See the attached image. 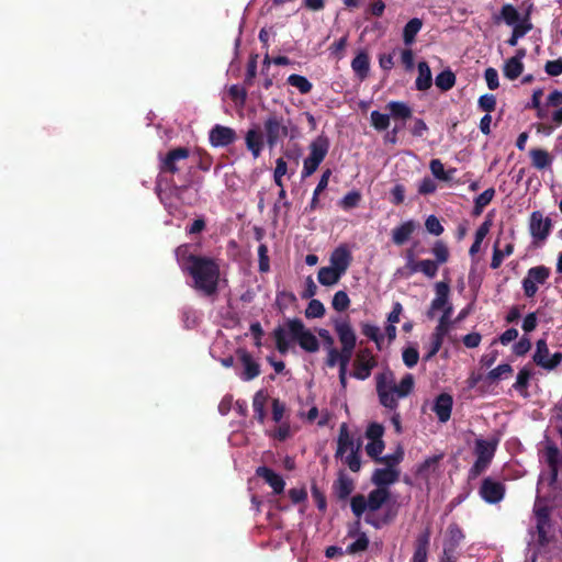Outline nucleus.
<instances>
[{
    "mask_svg": "<svg viewBox=\"0 0 562 562\" xmlns=\"http://www.w3.org/2000/svg\"><path fill=\"white\" fill-rule=\"evenodd\" d=\"M391 492L389 488H374L366 497L363 494H356L350 499V508L356 518L364 515V522L374 529H382L394 522L398 510L395 506L384 507L381 514H376L389 501Z\"/></svg>",
    "mask_w": 562,
    "mask_h": 562,
    "instance_id": "f257e3e1",
    "label": "nucleus"
},
{
    "mask_svg": "<svg viewBox=\"0 0 562 562\" xmlns=\"http://www.w3.org/2000/svg\"><path fill=\"white\" fill-rule=\"evenodd\" d=\"M276 348L281 355H285L290 349L288 337L296 341L306 352H316L319 349V342L316 336L305 327L300 318H288L283 325H278L271 333Z\"/></svg>",
    "mask_w": 562,
    "mask_h": 562,
    "instance_id": "f03ea898",
    "label": "nucleus"
},
{
    "mask_svg": "<svg viewBox=\"0 0 562 562\" xmlns=\"http://www.w3.org/2000/svg\"><path fill=\"white\" fill-rule=\"evenodd\" d=\"M188 276L192 279L191 288L201 296L217 297L221 283V267L215 258L203 256L195 265L187 267Z\"/></svg>",
    "mask_w": 562,
    "mask_h": 562,
    "instance_id": "7ed1b4c3",
    "label": "nucleus"
},
{
    "mask_svg": "<svg viewBox=\"0 0 562 562\" xmlns=\"http://www.w3.org/2000/svg\"><path fill=\"white\" fill-rule=\"evenodd\" d=\"M334 329L338 336L341 349L338 350L335 347V349L329 350L325 363L328 368L338 366L339 369H347L357 345V336L348 318L335 319Z\"/></svg>",
    "mask_w": 562,
    "mask_h": 562,
    "instance_id": "20e7f679",
    "label": "nucleus"
},
{
    "mask_svg": "<svg viewBox=\"0 0 562 562\" xmlns=\"http://www.w3.org/2000/svg\"><path fill=\"white\" fill-rule=\"evenodd\" d=\"M329 139L325 134L318 135L308 145L310 154L303 161L302 179L311 177L323 162L329 150Z\"/></svg>",
    "mask_w": 562,
    "mask_h": 562,
    "instance_id": "39448f33",
    "label": "nucleus"
},
{
    "mask_svg": "<svg viewBox=\"0 0 562 562\" xmlns=\"http://www.w3.org/2000/svg\"><path fill=\"white\" fill-rule=\"evenodd\" d=\"M291 121L282 115L271 113L263 122L266 143L270 149L274 148L280 142L290 135L295 127L290 128Z\"/></svg>",
    "mask_w": 562,
    "mask_h": 562,
    "instance_id": "423d86ee",
    "label": "nucleus"
},
{
    "mask_svg": "<svg viewBox=\"0 0 562 562\" xmlns=\"http://www.w3.org/2000/svg\"><path fill=\"white\" fill-rule=\"evenodd\" d=\"M376 393L380 404L385 408L395 411L398 406L397 394L394 389V375L391 371L379 373L375 376Z\"/></svg>",
    "mask_w": 562,
    "mask_h": 562,
    "instance_id": "0eeeda50",
    "label": "nucleus"
},
{
    "mask_svg": "<svg viewBox=\"0 0 562 562\" xmlns=\"http://www.w3.org/2000/svg\"><path fill=\"white\" fill-rule=\"evenodd\" d=\"M376 366L378 361L371 349H359L353 360V371L351 375L358 380H367Z\"/></svg>",
    "mask_w": 562,
    "mask_h": 562,
    "instance_id": "6e6552de",
    "label": "nucleus"
},
{
    "mask_svg": "<svg viewBox=\"0 0 562 562\" xmlns=\"http://www.w3.org/2000/svg\"><path fill=\"white\" fill-rule=\"evenodd\" d=\"M549 277L550 269L546 266L530 268L521 282L525 296L533 297L538 291V284H544Z\"/></svg>",
    "mask_w": 562,
    "mask_h": 562,
    "instance_id": "1a4fd4ad",
    "label": "nucleus"
},
{
    "mask_svg": "<svg viewBox=\"0 0 562 562\" xmlns=\"http://www.w3.org/2000/svg\"><path fill=\"white\" fill-rule=\"evenodd\" d=\"M549 277L550 269L546 266L530 268L521 282L525 296L533 297L538 291V284H544Z\"/></svg>",
    "mask_w": 562,
    "mask_h": 562,
    "instance_id": "9d476101",
    "label": "nucleus"
},
{
    "mask_svg": "<svg viewBox=\"0 0 562 562\" xmlns=\"http://www.w3.org/2000/svg\"><path fill=\"white\" fill-rule=\"evenodd\" d=\"M549 277L550 269L546 266L530 268L521 282L525 296L533 297L538 291V284H544Z\"/></svg>",
    "mask_w": 562,
    "mask_h": 562,
    "instance_id": "9b49d317",
    "label": "nucleus"
},
{
    "mask_svg": "<svg viewBox=\"0 0 562 562\" xmlns=\"http://www.w3.org/2000/svg\"><path fill=\"white\" fill-rule=\"evenodd\" d=\"M190 157V149L187 147H177L169 150L165 157L160 158V173L175 175L180 171V162Z\"/></svg>",
    "mask_w": 562,
    "mask_h": 562,
    "instance_id": "f8f14e48",
    "label": "nucleus"
},
{
    "mask_svg": "<svg viewBox=\"0 0 562 562\" xmlns=\"http://www.w3.org/2000/svg\"><path fill=\"white\" fill-rule=\"evenodd\" d=\"M505 492V484L491 476L484 477L479 488V495L487 504H497L503 501Z\"/></svg>",
    "mask_w": 562,
    "mask_h": 562,
    "instance_id": "ddd939ff",
    "label": "nucleus"
},
{
    "mask_svg": "<svg viewBox=\"0 0 562 562\" xmlns=\"http://www.w3.org/2000/svg\"><path fill=\"white\" fill-rule=\"evenodd\" d=\"M552 227L549 217H543L540 211H535L530 215L529 232L536 241H543L548 238Z\"/></svg>",
    "mask_w": 562,
    "mask_h": 562,
    "instance_id": "4468645a",
    "label": "nucleus"
},
{
    "mask_svg": "<svg viewBox=\"0 0 562 562\" xmlns=\"http://www.w3.org/2000/svg\"><path fill=\"white\" fill-rule=\"evenodd\" d=\"M464 538L465 535L461 527L456 522L450 524L446 531L441 554L456 557L457 550Z\"/></svg>",
    "mask_w": 562,
    "mask_h": 562,
    "instance_id": "2eb2a0df",
    "label": "nucleus"
},
{
    "mask_svg": "<svg viewBox=\"0 0 562 562\" xmlns=\"http://www.w3.org/2000/svg\"><path fill=\"white\" fill-rule=\"evenodd\" d=\"M436 296L431 301L429 308L426 312L428 319H434L439 311L448 305L450 285L448 282L440 281L435 284Z\"/></svg>",
    "mask_w": 562,
    "mask_h": 562,
    "instance_id": "dca6fc26",
    "label": "nucleus"
},
{
    "mask_svg": "<svg viewBox=\"0 0 562 562\" xmlns=\"http://www.w3.org/2000/svg\"><path fill=\"white\" fill-rule=\"evenodd\" d=\"M237 139L236 131L232 127L216 124L209 133V140L213 147H226Z\"/></svg>",
    "mask_w": 562,
    "mask_h": 562,
    "instance_id": "f3484780",
    "label": "nucleus"
},
{
    "mask_svg": "<svg viewBox=\"0 0 562 562\" xmlns=\"http://www.w3.org/2000/svg\"><path fill=\"white\" fill-rule=\"evenodd\" d=\"M400 474V469L378 468L372 473L371 483L376 488H389L398 481Z\"/></svg>",
    "mask_w": 562,
    "mask_h": 562,
    "instance_id": "a211bd4d",
    "label": "nucleus"
},
{
    "mask_svg": "<svg viewBox=\"0 0 562 562\" xmlns=\"http://www.w3.org/2000/svg\"><path fill=\"white\" fill-rule=\"evenodd\" d=\"M419 227V224L414 220L403 222L401 225L392 229V241L396 246H403L406 244L415 231Z\"/></svg>",
    "mask_w": 562,
    "mask_h": 562,
    "instance_id": "6ab92c4d",
    "label": "nucleus"
},
{
    "mask_svg": "<svg viewBox=\"0 0 562 562\" xmlns=\"http://www.w3.org/2000/svg\"><path fill=\"white\" fill-rule=\"evenodd\" d=\"M355 490V482L344 470L338 472L337 480L333 483V493L339 501H346Z\"/></svg>",
    "mask_w": 562,
    "mask_h": 562,
    "instance_id": "aec40b11",
    "label": "nucleus"
},
{
    "mask_svg": "<svg viewBox=\"0 0 562 562\" xmlns=\"http://www.w3.org/2000/svg\"><path fill=\"white\" fill-rule=\"evenodd\" d=\"M453 398L448 393H441L436 397L432 411L440 423H447L451 417Z\"/></svg>",
    "mask_w": 562,
    "mask_h": 562,
    "instance_id": "412c9836",
    "label": "nucleus"
},
{
    "mask_svg": "<svg viewBox=\"0 0 562 562\" xmlns=\"http://www.w3.org/2000/svg\"><path fill=\"white\" fill-rule=\"evenodd\" d=\"M358 443L355 442L352 436L349 432L346 423H342L339 427V435L337 439V449L335 452L336 459H342L348 450H355Z\"/></svg>",
    "mask_w": 562,
    "mask_h": 562,
    "instance_id": "4be33fe9",
    "label": "nucleus"
},
{
    "mask_svg": "<svg viewBox=\"0 0 562 562\" xmlns=\"http://www.w3.org/2000/svg\"><path fill=\"white\" fill-rule=\"evenodd\" d=\"M257 476L263 479L267 484L271 486L274 494H281L284 491L285 482L283 477L276 473L272 469L268 467H259L256 470Z\"/></svg>",
    "mask_w": 562,
    "mask_h": 562,
    "instance_id": "5701e85b",
    "label": "nucleus"
},
{
    "mask_svg": "<svg viewBox=\"0 0 562 562\" xmlns=\"http://www.w3.org/2000/svg\"><path fill=\"white\" fill-rule=\"evenodd\" d=\"M533 512L537 520L538 540L540 543H544L547 541L548 528L550 527V509L547 506H541L536 507Z\"/></svg>",
    "mask_w": 562,
    "mask_h": 562,
    "instance_id": "b1692460",
    "label": "nucleus"
},
{
    "mask_svg": "<svg viewBox=\"0 0 562 562\" xmlns=\"http://www.w3.org/2000/svg\"><path fill=\"white\" fill-rule=\"evenodd\" d=\"M497 445L498 439L496 438L492 440L475 439L474 453L476 456V459L492 462Z\"/></svg>",
    "mask_w": 562,
    "mask_h": 562,
    "instance_id": "393cba45",
    "label": "nucleus"
},
{
    "mask_svg": "<svg viewBox=\"0 0 562 562\" xmlns=\"http://www.w3.org/2000/svg\"><path fill=\"white\" fill-rule=\"evenodd\" d=\"M352 257L349 249L346 246L337 247L330 255V266L339 270L341 273H346L347 269L351 263Z\"/></svg>",
    "mask_w": 562,
    "mask_h": 562,
    "instance_id": "a878e982",
    "label": "nucleus"
},
{
    "mask_svg": "<svg viewBox=\"0 0 562 562\" xmlns=\"http://www.w3.org/2000/svg\"><path fill=\"white\" fill-rule=\"evenodd\" d=\"M190 248L189 244H182L175 249L176 260L184 273L187 272V267L195 265V261L203 257L202 255L192 254Z\"/></svg>",
    "mask_w": 562,
    "mask_h": 562,
    "instance_id": "bb28decb",
    "label": "nucleus"
},
{
    "mask_svg": "<svg viewBox=\"0 0 562 562\" xmlns=\"http://www.w3.org/2000/svg\"><path fill=\"white\" fill-rule=\"evenodd\" d=\"M245 144L252 157L257 159L265 147L262 133L257 128H250L245 135Z\"/></svg>",
    "mask_w": 562,
    "mask_h": 562,
    "instance_id": "cd10ccee",
    "label": "nucleus"
},
{
    "mask_svg": "<svg viewBox=\"0 0 562 562\" xmlns=\"http://www.w3.org/2000/svg\"><path fill=\"white\" fill-rule=\"evenodd\" d=\"M239 359L244 366V371L241 373V379L244 381H250L257 378L260 374V366L256 362L251 355L246 350L238 351Z\"/></svg>",
    "mask_w": 562,
    "mask_h": 562,
    "instance_id": "c85d7f7f",
    "label": "nucleus"
},
{
    "mask_svg": "<svg viewBox=\"0 0 562 562\" xmlns=\"http://www.w3.org/2000/svg\"><path fill=\"white\" fill-rule=\"evenodd\" d=\"M429 541H430V531H429V529H426L416 539L414 553L411 559V562H428Z\"/></svg>",
    "mask_w": 562,
    "mask_h": 562,
    "instance_id": "c756f323",
    "label": "nucleus"
},
{
    "mask_svg": "<svg viewBox=\"0 0 562 562\" xmlns=\"http://www.w3.org/2000/svg\"><path fill=\"white\" fill-rule=\"evenodd\" d=\"M520 20V13L510 3L504 4L497 14L493 15V22L495 24L505 23L508 26L517 24Z\"/></svg>",
    "mask_w": 562,
    "mask_h": 562,
    "instance_id": "7c9ffc66",
    "label": "nucleus"
},
{
    "mask_svg": "<svg viewBox=\"0 0 562 562\" xmlns=\"http://www.w3.org/2000/svg\"><path fill=\"white\" fill-rule=\"evenodd\" d=\"M351 68L356 76L362 81L370 71V58L367 52L360 50L351 60Z\"/></svg>",
    "mask_w": 562,
    "mask_h": 562,
    "instance_id": "2f4dec72",
    "label": "nucleus"
},
{
    "mask_svg": "<svg viewBox=\"0 0 562 562\" xmlns=\"http://www.w3.org/2000/svg\"><path fill=\"white\" fill-rule=\"evenodd\" d=\"M418 76L415 80V87L418 91H426L432 85L431 70L427 61H419L417 65Z\"/></svg>",
    "mask_w": 562,
    "mask_h": 562,
    "instance_id": "473e14b6",
    "label": "nucleus"
},
{
    "mask_svg": "<svg viewBox=\"0 0 562 562\" xmlns=\"http://www.w3.org/2000/svg\"><path fill=\"white\" fill-rule=\"evenodd\" d=\"M385 108L390 111V117L394 120L406 121L412 117V109L405 102L390 101Z\"/></svg>",
    "mask_w": 562,
    "mask_h": 562,
    "instance_id": "72a5a7b5",
    "label": "nucleus"
},
{
    "mask_svg": "<svg viewBox=\"0 0 562 562\" xmlns=\"http://www.w3.org/2000/svg\"><path fill=\"white\" fill-rule=\"evenodd\" d=\"M344 276L339 270L334 267H322L317 273V280L322 285L330 286L339 282Z\"/></svg>",
    "mask_w": 562,
    "mask_h": 562,
    "instance_id": "f704fd0d",
    "label": "nucleus"
},
{
    "mask_svg": "<svg viewBox=\"0 0 562 562\" xmlns=\"http://www.w3.org/2000/svg\"><path fill=\"white\" fill-rule=\"evenodd\" d=\"M532 166L538 170H543L551 166L552 158L550 154L541 148H532L529 151Z\"/></svg>",
    "mask_w": 562,
    "mask_h": 562,
    "instance_id": "c9c22d12",
    "label": "nucleus"
},
{
    "mask_svg": "<svg viewBox=\"0 0 562 562\" xmlns=\"http://www.w3.org/2000/svg\"><path fill=\"white\" fill-rule=\"evenodd\" d=\"M330 176H331L330 169H326L323 172V175L313 192V196L310 202V205L306 207L307 212H313L318 207V202H319L318 196L327 188Z\"/></svg>",
    "mask_w": 562,
    "mask_h": 562,
    "instance_id": "e433bc0d",
    "label": "nucleus"
},
{
    "mask_svg": "<svg viewBox=\"0 0 562 562\" xmlns=\"http://www.w3.org/2000/svg\"><path fill=\"white\" fill-rule=\"evenodd\" d=\"M456 80V74L450 68H447L436 76L435 85L438 89L446 92L454 87Z\"/></svg>",
    "mask_w": 562,
    "mask_h": 562,
    "instance_id": "4c0bfd02",
    "label": "nucleus"
},
{
    "mask_svg": "<svg viewBox=\"0 0 562 562\" xmlns=\"http://www.w3.org/2000/svg\"><path fill=\"white\" fill-rule=\"evenodd\" d=\"M422 26L423 22L418 18H413L405 24L403 30V41L406 45H411L415 42V37Z\"/></svg>",
    "mask_w": 562,
    "mask_h": 562,
    "instance_id": "58836bf2",
    "label": "nucleus"
},
{
    "mask_svg": "<svg viewBox=\"0 0 562 562\" xmlns=\"http://www.w3.org/2000/svg\"><path fill=\"white\" fill-rule=\"evenodd\" d=\"M533 361L537 366L546 369L548 359L550 358V351L544 339H539L536 344V352L533 355Z\"/></svg>",
    "mask_w": 562,
    "mask_h": 562,
    "instance_id": "ea45409f",
    "label": "nucleus"
},
{
    "mask_svg": "<svg viewBox=\"0 0 562 562\" xmlns=\"http://www.w3.org/2000/svg\"><path fill=\"white\" fill-rule=\"evenodd\" d=\"M504 76L509 80L517 79L524 71V64L516 58H509L504 65Z\"/></svg>",
    "mask_w": 562,
    "mask_h": 562,
    "instance_id": "a19ab883",
    "label": "nucleus"
},
{
    "mask_svg": "<svg viewBox=\"0 0 562 562\" xmlns=\"http://www.w3.org/2000/svg\"><path fill=\"white\" fill-rule=\"evenodd\" d=\"M495 195V190L493 188H488L479 194L474 200L473 214L480 215L484 207L487 206Z\"/></svg>",
    "mask_w": 562,
    "mask_h": 562,
    "instance_id": "79ce46f5",
    "label": "nucleus"
},
{
    "mask_svg": "<svg viewBox=\"0 0 562 562\" xmlns=\"http://www.w3.org/2000/svg\"><path fill=\"white\" fill-rule=\"evenodd\" d=\"M404 459V450L402 447H398L394 453L382 456L378 459L376 463L384 464L385 468L398 469V464Z\"/></svg>",
    "mask_w": 562,
    "mask_h": 562,
    "instance_id": "37998d69",
    "label": "nucleus"
},
{
    "mask_svg": "<svg viewBox=\"0 0 562 562\" xmlns=\"http://www.w3.org/2000/svg\"><path fill=\"white\" fill-rule=\"evenodd\" d=\"M288 83L295 87L302 94L311 92L313 85L304 76L292 74L286 79Z\"/></svg>",
    "mask_w": 562,
    "mask_h": 562,
    "instance_id": "c03bdc74",
    "label": "nucleus"
},
{
    "mask_svg": "<svg viewBox=\"0 0 562 562\" xmlns=\"http://www.w3.org/2000/svg\"><path fill=\"white\" fill-rule=\"evenodd\" d=\"M369 538L367 533H360L359 537H356V540L347 546L346 553L349 555H355L360 552L366 551L369 548Z\"/></svg>",
    "mask_w": 562,
    "mask_h": 562,
    "instance_id": "a18cd8bd",
    "label": "nucleus"
},
{
    "mask_svg": "<svg viewBox=\"0 0 562 562\" xmlns=\"http://www.w3.org/2000/svg\"><path fill=\"white\" fill-rule=\"evenodd\" d=\"M266 400H267V397H266V395H263V392L258 391L255 394L254 401H252V408H254L255 416L258 419V422L261 424L266 419V409H265Z\"/></svg>",
    "mask_w": 562,
    "mask_h": 562,
    "instance_id": "49530a36",
    "label": "nucleus"
},
{
    "mask_svg": "<svg viewBox=\"0 0 562 562\" xmlns=\"http://www.w3.org/2000/svg\"><path fill=\"white\" fill-rule=\"evenodd\" d=\"M531 371L527 368H522L518 374L516 382L513 384V387L522 395H527V389L529 385V380L531 378Z\"/></svg>",
    "mask_w": 562,
    "mask_h": 562,
    "instance_id": "de8ad7c7",
    "label": "nucleus"
},
{
    "mask_svg": "<svg viewBox=\"0 0 562 562\" xmlns=\"http://www.w3.org/2000/svg\"><path fill=\"white\" fill-rule=\"evenodd\" d=\"M431 254L435 256V262L438 265L446 263L449 260L450 252L447 245L442 240H436L432 248Z\"/></svg>",
    "mask_w": 562,
    "mask_h": 562,
    "instance_id": "09e8293b",
    "label": "nucleus"
},
{
    "mask_svg": "<svg viewBox=\"0 0 562 562\" xmlns=\"http://www.w3.org/2000/svg\"><path fill=\"white\" fill-rule=\"evenodd\" d=\"M361 333L369 339L373 340L376 344L378 349H381V344L383 341V336L380 334V329L378 326L362 323L361 324Z\"/></svg>",
    "mask_w": 562,
    "mask_h": 562,
    "instance_id": "8fccbe9b",
    "label": "nucleus"
},
{
    "mask_svg": "<svg viewBox=\"0 0 562 562\" xmlns=\"http://www.w3.org/2000/svg\"><path fill=\"white\" fill-rule=\"evenodd\" d=\"M418 270L428 279H434L438 273L439 265L431 259L418 260Z\"/></svg>",
    "mask_w": 562,
    "mask_h": 562,
    "instance_id": "3c124183",
    "label": "nucleus"
},
{
    "mask_svg": "<svg viewBox=\"0 0 562 562\" xmlns=\"http://www.w3.org/2000/svg\"><path fill=\"white\" fill-rule=\"evenodd\" d=\"M414 387V376L411 373L405 374L400 384L394 383V389L398 397H406Z\"/></svg>",
    "mask_w": 562,
    "mask_h": 562,
    "instance_id": "603ef678",
    "label": "nucleus"
},
{
    "mask_svg": "<svg viewBox=\"0 0 562 562\" xmlns=\"http://www.w3.org/2000/svg\"><path fill=\"white\" fill-rule=\"evenodd\" d=\"M331 306L337 312H344L350 306V299L346 291H337L334 294Z\"/></svg>",
    "mask_w": 562,
    "mask_h": 562,
    "instance_id": "864d4df0",
    "label": "nucleus"
},
{
    "mask_svg": "<svg viewBox=\"0 0 562 562\" xmlns=\"http://www.w3.org/2000/svg\"><path fill=\"white\" fill-rule=\"evenodd\" d=\"M325 315L324 304L316 299H312L305 310V316L307 318H321Z\"/></svg>",
    "mask_w": 562,
    "mask_h": 562,
    "instance_id": "5fc2aeb1",
    "label": "nucleus"
},
{
    "mask_svg": "<svg viewBox=\"0 0 562 562\" xmlns=\"http://www.w3.org/2000/svg\"><path fill=\"white\" fill-rule=\"evenodd\" d=\"M513 373V368L508 363H503L491 370L487 375L486 380L494 382L496 380L507 378Z\"/></svg>",
    "mask_w": 562,
    "mask_h": 562,
    "instance_id": "6e6d98bb",
    "label": "nucleus"
},
{
    "mask_svg": "<svg viewBox=\"0 0 562 562\" xmlns=\"http://www.w3.org/2000/svg\"><path fill=\"white\" fill-rule=\"evenodd\" d=\"M371 124L378 131H385L390 126V115L379 111L371 112Z\"/></svg>",
    "mask_w": 562,
    "mask_h": 562,
    "instance_id": "4d7b16f0",
    "label": "nucleus"
},
{
    "mask_svg": "<svg viewBox=\"0 0 562 562\" xmlns=\"http://www.w3.org/2000/svg\"><path fill=\"white\" fill-rule=\"evenodd\" d=\"M345 463L348 465L350 471L359 472L361 469V458H360V443L358 442L355 450H351L350 453L345 458Z\"/></svg>",
    "mask_w": 562,
    "mask_h": 562,
    "instance_id": "13d9d810",
    "label": "nucleus"
},
{
    "mask_svg": "<svg viewBox=\"0 0 562 562\" xmlns=\"http://www.w3.org/2000/svg\"><path fill=\"white\" fill-rule=\"evenodd\" d=\"M384 448L385 443L383 440L370 441L366 446V452L374 462H378V459L382 457Z\"/></svg>",
    "mask_w": 562,
    "mask_h": 562,
    "instance_id": "bf43d9fd",
    "label": "nucleus"
},
{
    "mask_svg": "<svg viewBox=\"0 0 562 562\" xmlns=\"http://www.w3.org/2000/svg\"><path fill=\"white\" fill-rule=\"evenodd\" d=\"M286 171H288V165H286L285 160L282 157L278 158L276 160V168L273 171V181L279 188H282L284 186L283 184V176L286 173Z\"/></svg>",
    "mask_w": 562,
    "mask_h": 562,
    "instance_id": "052dcab7",
    "label": "nucleus"
},
{
    "mask_svg": "<svg viewBox=\"0 0 562 562\" xmlns=\"http://www.w3.org/2000/svg\"><path fill=\"white\" fill-rule=\"evenodd\" d=\"M402 359L407 368H413L418 363L419 352L415 347H407L402 352Z\"/></svg>",
    "mask_w": 562,
    "mask_h": 562,
    "instance_id": "680f3d73",
    "label": "nucleus"
},
{
    "mask_svg": "<svg viewBox=\"0 0 562 562\" xmlns=\"http://www.w3.org/2000/svg\"><path fill=\"white\" fill-rule=\"evenodd\" d=\"M295 302L296 296L293 292L281 291L277 293V305L280 311L288 308L289 305L294 304Z\"/></svg>",
    "mask_w": 562,
    "mask_h": 562,
    "instance_id": "e2e57ef3",
    "label": "nucleus"
},
{
    "mask_svg": "<svg viewBox=\"0 0 562 562\" xmlns=\"http://www.w3.org/2000/svg\"><path fill=\"white\" fill-rule=\"evenodd\" d=\"M268 247L266 244H260L258 246V257H259V271L261 273H267L270 270V259L268 256Z\"/></svg>",
    "mask_w": 562,
    "mask_h": 562,
    "instance_id": "0e129e2a",
    "label": "nucleus"
},
{
    "mask_svg": "<svg viewBox=\"0 0 562 562\" xmlns=\"http://www.w3.org/2000/svg\"><path fill=\"white\" fill-rule=\"evenodd\" d=\"M479 108L486 112V114H490L493 112L496 108V98L494 94H483L479 98Z\"/></svg>",
    "mask_w": 562,
    "mask_h": 562,
    "instance_id": "69168bd1",
    "label": "nucleus"
},
{
    "mask_svg": "<svg viewBox=\"0 0 562 562\" xmlns=\"http://www.w3.org/2000/svg\"><path fill=\"white\" fill-rule=\"evenodd\" d=\"M425 227L428 233L440 236L443 233V226L435 215H429L425 221Z\"/></svg>",
    "mask_w": 562,
    "mask_h": 562,
    "instance_id": "338daca9",
    "label": "nucleus"
},
{
    "mask_svg": "<svg viewBox=\"0 0 562 562\" xmlns=\"http://www.w3.org/2000/svg\"><path fill=\"white\" fill-rule=\"evenodd\" d=\"M361 201V194L358 191L348 192L342 200L340 201V205L345 210H349L358 206Z\"/></svg>",
    "mask_w": 562,
    "mask_h": 562,
    "instance_id": "774afa93",
    "label": "nucleus"
}]
</instances>
